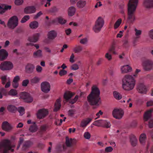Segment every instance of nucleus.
Returning a JSON list of instances; mask_svg holds the SVG:
<instances>
[{
    "mask_svg": "<svg viewBox=\"0 0 153 153\" xmlns=\"http://www.w3.org/2000/svg\"><path fill=\"white\" fill-rule=\"evenodd\" d=\"M100 94L99 88L96 86H93L91 92L87 97V101L90 105L98 107L101 104Z\"/></svg>",
    "mask_w": 153,
    "mask_h": 153,
    "instance_id": "obj_1",
    "label": "nucleus"
},
{
    "mask_svg": "<svg viewBox=\"0 0 153 153\" xmlns=\"http://www.w3.org/2000/svg\"><path fill=\"white\" fill-rule=\"evenodd\" d=\"M138 0H129L128 4L127 22L131 24L134 21L135 13Z\"/></svg>",
    "mask_w": 153,
    "mask_h": 153,
    "instance_id": "obj_2",
    "label": "nucleus"
},
{
    "mask_svg": "<svg viewBox=\"0 0 153 153\" xmlns=\"http://www.w3.org/2000/svg\"><path fill=\"white\" fill-rule=\"evenodd\" d=\"M136 81L133 77L130 75H125L122 79V87L126 91L132 90L135 85Z\"/></svg>",
    "mask_w": 153,
    "mask_h": 153,
    "instance_id": "obj_3",
    "label": "nucleus"
},
{
    "mask_svg": "<svg viewBox=\"0 0 153 153\" xmlns=\"http://www.w3.org/2000/svg\"><path fill=\"white\" fill-rule=\"evenodd\" d=\"M15 144L12 145L11 141L8 139H5L0 142V153H9V151L13 152L15 147Z\"/></svg>",
    "mask_w": 153,
    "mask_h": 153,
    "instance_id": "obj_4",
    "label": "nucleus"
},
{
    "mask_svg": "<svg viewBox=\"0 0 153 153\" xmlns=\"http://www.w3.org/2000/svg\"><path fill=\"white\" fill-rule=\"evenodd\" d=\"M19 98L23 100L24 102L27 103L32 102L33 98L28 93L25 92H21L19 94Z\"/></svg>",
    "mask_w": 153,
    "mask_h": 153,
    "instance_id": "obj_5",
    "label": "nucleus"
},
{
    "mask_svg": "<svg viewBox=\"0 0 153 153\" xmlns=\"http://www.w3.org/2000/svg\"><path fill=\"white\" fill-rule=\"evenodd\" d=\"M18 21L19 20L17 17L16 16H14L9 19L7 25L9 29H14L18 26Z\"/></svg>",
    "mask_w": 153,
    "mask_h": 153,
    "instance_id": "obj_6",
    "label": "nucleus"
},
{
    "mask_svg": "<svg viewBox=\"0 0 153 153\" xmlns=\"http://www.w3.org/2000/svg\"><path fill=\"white\" fill-rule=\"evenodd\" d=\"M104 24V20L101 17H99L95 22L93 30L95 33L99 32Z\"/></svg>",
    "mask_w": 153,
    "mask_h": 153,
    "instance_id": "obj_7",
    "label": "nucleus"
},
{
    "mask_svg": "<svg viewBox=\"0 0 153 153\" xmlns=\"http://www.w3.org/2000/svg\"><path fill=\"white\" fill-rule=\"evenodd\" d=\"M13 65L10 61H5L2 62L0 64V69L3 71H9L13 68Z\"/></svg>",
    "mask_w": 153,
    "mask_h": 153,
    "instance_id": "obj_8",
    "label": "nucleus"
},
{
    "mask_svg": "<svg viewBox=\"0 0 153 153\" xmlns=\"http://www.w3.org/2000/svg\"><path fill=\"white\" fill-rule=\"evenodd\" d=\"M124 114L123 111L121 108H115L112 111V115L113 117L117 119H121Z\"/></svg>",
    "mask_w": 153,
    "mask_h": 153,
    "instance_id": "obj_9",
    "label": "nucleus"
},
{
    "mask_svg": "<svg viewBox=\"0 0 153 153\" xmlns=\"http://www.w3.org/2000/svg\"><path fill=\"white\" fill-rule=\"evenodd\" d=\"M153 62L152 60L150 59L146 60L143 63V69L145 71L151 70L153 68Z\"/></svg>",
    "mask_w": 153,
    "mask_h": 153,
    "instance_id": "obj_10",
    "label": "nucleus"
},
{
    "mask_svg": "<svg viewBox=\"0 0 153 153\" xmlns=\"http://www.w3.org/2000/svg\"><path fill=\"white\" fill-rule=\"evenodd\" d=\"M48 113V111L47 109L45 108L39 109L36 114L37 117L40 119H43L47 116Z\"/></svg>",
    "mask_w": 153,
    "mask_h": 153,
    "instance_id": "obj_11",
    "label": "nucleus"
},
{
    "mask_svg": "<svg viewBox=\"0 0 153 153\" xmlns=\"http://www.w3.org/2000/svg\"><path fill=\"white\" fill-rule=\"evenodd\" d=\"M42 91L45 93H48L50 90V85L47 82H44L41 84Z\"/></svg>",
    "mask_w": 153,
    "mask_h": 153,
    "instance_id": "obj_12",
    "label": "nucleus"
},
{
    "mask_svg": "<svg viewBox=\"0 0 153 153\" xmlns=\"http://www.w3.org/2000/svg\"><path fill=\"white\" fill-rule=\"evenodd\" d=\"M106 120H99L95 121L94 122V125L98 127H101L104 128H110L111 126L110 123H107L108 124V126H105L104 125V124L105 123H106Z\"/></svg>",
    "mask_w": 153,
    "mask_h": 153,
    "instance_id": "obj_13",
    "label": "nucleus"
},
{
    "mask_svg": "<svg viewBox=\"0 0 153 153\" xmlns=\"http://www.w3.org/2000/svg\"><path fill=\"white\" fill-rule=\"evenodd\" d=\"M2 130L7 132L11 131L13 129V127L7 121L3 122L1 125Z\"/></svg>",
    "mask_w": 153,
    "mask_h": 153,
    "instance_id": "obj_14",
    "label": "nucleus"
},
{
    "mask_svg": "<svg viewBox=\"0 0 153 153\" xmlns=\"http://www.w3.org/2000/svg\"><path fill=\"white\" fill-rule=\"evenodd\" d=\"M137 89L138 92L141 94H146L147 91L146 87L143 83L137 84Z\"/></svg>",
    "mask_w": 153,
    "mask_h": 153,
    "instance_id": "obj_15",
    "label": "nucleus"
},
{
    "mask_svg": "<svg viewBox=\"0 0 153 153\" xmlns=\"http://www.w3.org/2000/svg\"><path fill=\"white\" fill-rule=\"evenodd\" d=\"M142 6L146 8L153 7V0H143Z\"/></svg>",
    "mask_w": 153,
    "mask_h": 153,
    "instance_id": "obj_16",
    "label": "nucleus"
},
{
    "mask_svg": "<svg viewBox=\"0 0 153 153\" xmlns=\"http://www.w3.org/2000/svg\"><path fill=\"white\" fill-rule=\"evenodd\" d=\"M8 53L4 49L0 50V61H3L6 59L8 56Z\"/></svg>",
    "mask_w": 153,
    "mask_h": 153,
    "instance_id": "obj_17",
    "label": "nucleus"
},
{
    "mask_svg": "<svg viewBox=\"0 0 153 153\" xmlns=\"http://www.w3.org/2000/svg\"><path fill=\"white\" fill-rule=\"evenodd\" d=\"M34 68L35 66L33 65L31 63H28L25 67V72L28 74H31L33 72Z\"/></svg>",
    "mask_w": 153,
    "mask_h": 153,
    "instance_id": "obj_18",
    "label": "nucleus"
},
{
    "mask_svg": "<svg viewBox=\"0 0 153 153\" xmlns=\"http://www.w3.org/2000/svg\"><path fill=\"white\" fill-rule=\"evenodd\" d=\"M66 20L64 19L62 17L60 16L53 20L52 22L54 24H57V23L61 25L65 24L66 22Z\"/></svg>",
    "mask_w": 153,
    "mask_h": 153,
    "instance_id": "obj_19",
    "label": "nucleus"
},
{
    "mask_svg": "<svg viewBox=\"0 0 153 153\" xmlns=\"http://www.w3.org/2000/svg\"><path fill=\"white\" fill-rule=\"evenodd\" d=\"M74 94V93L69 91H67L65 93L63 98L65 100L66 102H67Z\"/></svg>",
    "mask_w": 153,
    "mask_h": 153,
    "instance_id": "obj_20",
    "label": "nucleus"
},
{
    "mask_svg": "<svg viewBox=\"0 0 153 153\" xmlns=\"http://www.w3.org/2000/svg\"><path fill=\"white\" fill-rule=\"evenodd\" d=\"M36 11V8L33 6H28L26 7L24 9V12L25 14H30L34 13Z\"/></svg>",
    "mask_w": 153,
    "mask_h": 153,
    "instance_id": "obj_21",
    "label": "nucleus"
},
{
    "mask_svg": "<svg viewBox=\"0 0 153 153\" xmlns=\"http://www.w3.org/2000/svg\"><path fill=\"white\" fill-rule=\"evenodd\" d=\"M57 33L54 30H52L48 32V38L50 40H53L57 36Z\"/></svg>",
    "mask_w": 153,
    "mask_h": 153,
    "instance_id": "obj_22",
    "label": "nucleus"
},
{
    "mask_svg": "<svg viewBox=\"0 0 153 153\" xmlns=\"http://www.w3.org/2000/svg\"><path fill=\"white\" fill-rule=\"evenodd\" d=\"M40 36V33H38L33 35L32 37H29L28 40L33 42H37L39 39Z\"/></svg>",
    "mask_w": 153,
    "mask_h": 153,
    "instance_id": "obj_23",
    "label": "nucleus"
},
{
    "mask_svg": "<svg viewBox=\"0 0 153 153\" xmlns=\"http://www.w3.org/2000/svg\"><path fill=\"white\" fill-rule=\"evenodd\" d=\"M152 110L150 109L146 112L143 116V119L144 121H147L152 117Z\"/></svg>",
    "mask_w": 153,
    "mask_h": 153,
    "instance_id": "obj_24",
    "label": "nucleus"
},
{
    "mask_svg": "<svg viewBox=\"0 0 153 153\" xmlns=\"http://www.w3.org/2000/svg\"><path fill=\"white\" fill-rule=\"evenodd\" d=\"M61 106V101L60 99H57L54 104V108L53 111L56 112L60 108Z\"/></svg>",
    "mask_w": 153,
    "mask_h": 153,
    "instance_id": "obj_25",
    "label": "nucleus"
},
{
    "mask_svg": "<svg viewBox=\"0 0 153 153\" xmlns=\"http://www.w3.org/2000/svg\"><path fill=\"white\" fill-rule=\"evenodd\" d=\"M129 138L132 146H135L136 145L137 143V140L136 137L134 135L131 134L130 135Z\"/></svg>",
    "mask_w": 153,
    "mask_h": 153,
    "instance_id": "obj_26",
    "label": "nucleus"
},
{
    "mask_svg": "<svg viewBox=\"0 0 153 153\" xmlns=\"http://www.w3.org/2000/svg\"><path fill=\"white\" fill-rule=\"evenodd\" d=\"M33 144V143L30 140L26 141L23 144L22 149V150L25 151Z\"/></svg>",
    "mask_w": 153,
    "mask_h": 153,
    "instance_id": "obj_27",
    "label": "nucleus"
},
{
    "mask_svg": "<svg viewBox=\"0 0 153 153\" xmlns=\"http://www.w3.org/2000/svg\"><path fill=\"white\" fill-rule=\"evenodd\" d=\"M122 73H125L130 72L132 70V68L128 65L123 66L121 68Z\"/></svg>",
    "mask_w": 153,
    "mask_h": 153,
    "instance_id": "obj_28",
    "label": "nucleus"
},
{
    "mask_svg": "<svg viewBox=\"0 0 153 153\" xmlns=\"http://www.w3.org/2000/svg\"><path fill=\"white\" fill-rule=\"evenodd\" d=\"M76 10V8L74 6H71L69 7L68 10V16H73L75 14Z\"/></svg>",
    "mask_w": 153,
    "mask_h": 153,
    "instance_id": "obj_29",
    "label": "nucleus"
},
{
    "mask_svg": "<svg viewBox=\"0 0 153 153\" xmlns=\"http://www.w3.org/2000/svg\"><path fill=\"white\" fill-rule=\"evenodd\" d=\"M7 109L9 111L13 113H15L17 111V108L13 105H8Z\"/></svg>",
    "mask_w": 153,
    "mask_h": 153,
    "instance_id": "obj_30",
    "label": "nucleus"
},
{
    "mask_svg": "<svg viewBox=\"0 0 153 153\" xmlns=\"http://www.w3.org/2000/svg\"><path fill=\"white\" fill-rule=\"evenodd\" d=\"M146 138V135L145 134H142L140 135V137L139 141L141 144L143 145L145 144Z\"/></svg>",
    "mask_w": 153,
    "mask_h": 153,
    "instance_id": "obj_31",
    "label": "nucleus"
},
{
    "mask_svg": "<svg viewBox=\"0 0 153 153\" xmlns=\"http://www.w3.org/2000/svg\"><path fill=\"white\" fill-rule=\"evenodd\" d=\"M73 140H74L76 142V140L72 138L69 139L68 137H66L65 144L66 146L68 147H70L71 146V144L73 142Z\"/></svg>",
    "mask_w": 153,
    "mask_h": 153,
    "instance_id": "obj_32",
    "label": "nucleus"
},
{
    "mask_svg": "<svg viewBox=\"0 0 153 153\" xmlns=\"http://www.w3.org/2000/svg\"><path fill=\"white\" fill-rule=\"evenodd\" d=\"M92 120V119L88 118L86 120H83L82 121L80 124V126L82 127H85Z\"/></svg>",
    "mask_w": 153,
    "mask_h": 153,
    "instance_id": "obj_33",
    "label": "nucleus"
},
{
    "mask_svg": "<svg viewBox=\"0 0 153 153\" xmlns=\"http://www.w3.org/2000/svg\"><path fill=\"white\" fill-rule=\"evenodd\" d=\"M39 26L38 22L36 21L31 22L29 24L30 27L32 29H35Z\"/></svg>",
    "mask_w": 153,
    "mask_h": 153,
    "instance_id": "obj_34",
    "label": "nucleus"
},
{
    "mask_svg": "<svg viewBox=\"0 0 153 153\" xmlns=\"http://www.w3.org/2000/svg\"><path fill=\"white\" fill-rule=\"evenodd\" d=\"M86 4L85 1L79 0L77 2L76 6L78 8H83L85 6Z\"/></svg>",
    "mask_w": 153,
    "mask_h": 153,
    "instance_id": "obj_35",
    "label": "nucleus"
},
{
    "mask_svg": "<svg viewBox=\"0 0 153 153\" xmlns=\"http://www.w3.org/2000/svg\"><path fill=\"white\" fill-rule=\"evenodd\" d=\"M38 129V127L37 125H31L29 128V131L32 133L36 132Z\"/></svg>",
    "mask_w": 153,
    "mask_h": 153,
    "instance_id": "obj_36",
    "label": "nucleus"
},
{
    "mask_svg": "<svg viewBox=\"0 0 153 153\" xmlns=\"http://www.w3.org/2000/svg\"><path fill=\"white\" fill-rule=\"evenodd\" d=\"M33 56L35 57H41L42 56V51L38 50L33 53Z\"/></svg>",
    "mask_w": 153,
    "mask_h": 153,
    "instance_id": "obj_37",
    "label": "nucleus"
},
{
    "mask_svg": "<svg viewBox=\"0 0 153 153\" xmlns=\"http://www.w3.org/2000/svg\"><path fill=\"white\" fill-rule=\"evenodd\" d=\"M113 95L114 97L117 100H120L122 97V95L116 91L113 92Z\"/></svg>",
    "mask_w": 153,
    "mask_h": 153,
    "instance_id": "obj_38",
    "label": "nucleus"
},
{
    "mask_svg": "<svg viewBox=\"0 0 153 153\" xmlns=\"http://www.w3.org/2000/svg\"><path fill=\"white\" fill-rule=\"evenodd\" d=\"M82 50V47L80 45L76 46L73 49V51L75 53H79Z\"/></svg>",
    "mask_w": 153,
    "mask_h": 153,
    "instance_id": "obj_39",
    "label": "nucleus"
},
{
    "mask_svg": "<svg viewBox=\"0 0 153 153\" xmlns=\"http://www.w3.org/2000/svg\"><path fill=\"white\" fill-rule=\"evenodd\" d=\"M40 80V78L37 76H35L30 81L31 84H36L39 82Z\"/></svg>",
    "mask_w": 153,
    "mask_h": 153,
    "instance_id": "obj_40",
    "label": "nucleus"
},
{
    "mask_svg": "<svg viewBox=\"0 0 153 153\" xmlns=\"http://www.w3.org/2000/svg\"><path fill=\"white\" fill-rule=\"evenodd\" d=\"M122 22L121 19H118L114 25V28L115 29H117L120 25Z\"/></svg>",
    "mask_w": 153,
    "mask_h": 153,
    "instance_id": "obj_41",
    "label": "nucleus"
},
{
    "mask_svg": "<svg viewBox=\"0 0 153 153\" xmlns=\"http://www.w3.org/2000/svg\"><path fill=\"white\" fill-rule=\"evenodd\" d=\"M8 94L12 96H15L17 95L18 92L16 90L11 89L9 91Z\"/></svg>",
    "mask_w": 153,
    "mask_h": 153,
    "instance_id": "obj_42",
    "label": "nucleus"
},
{
    "mask_svg": "<svg viewBox=\"0 0 153 153\" xmlns=\"http://www.w3.org/2000/svg\"><path fill=\"white\" fill-rule=\"evenodd\" d=\"M17 110L18 111L21 115H22L24 114L25 109L24 108L22 107H19L18 109H17Z\"/></svg>",
    "mask_w": 153,
    "mask_h": 153,
    "instance_id": "obj_43",
    "label": "nucleus"
},
{
    "mask_svg": "<svg viewBox=\"0 0 153 153\" xmlns=\"http://www.w3.org/2000/svg\"><path fill=\"white\" fill-rule=\"evenodd\" d=\"M29 19L30 16L29 15H26L22 19L21 22L22 23H25Z\"/></svg>",
    "mask_w": 153,
    "mask_h": 153,
    "instance_id": "obj_44",
    "label": "nucleus"
},
{
    "mask_svg": "<svg viewBox=\"0 0 153 153\" xmlns=\"http://www.w3.org/2000/svg\"><path fill=\"white\" fill-rule=\"evenodd\" d=\"M78 97H79L78 95H76L74 99H73L72 100H70L69 101V103H71L72 104H73L74 103L77 101V100L78 99Z\"/></svg>",
    "mask_w": 153,
    "mask_h": 153,
    "instance_id": "obj_45",
    "label": "nucleus"
},
{
    "mask_svg": "<svg viewBox=\"0 0 153 153\" xmlns=\"http://www.w3.org/2000/svg\"><path fill=\"white\" fill-rule=\"evenodd\" d=\"M76 110L74 109L70 110L68 111V115L70 117H72L75 114Z\"/></svg>",
    "mask_w": 153,
    "mask_h": 153,
    "instance_id": "obj_46",
    "label": "nucleus"
},
{
    "mask_svg": "<svg viewBox=\"0 0 153 153\" xmlns=\"http://www.w3.org/2000/svg\"><path fill=\"white\" fill-rule=\"evenodd\" d=\"M47 126L46 125L42 126L40 127V132H42L43 131H45L47 130Z\"/></svg>",
    "mask_w": 153,
    "mask_h": 153,
    "instance_id": "obj_47",
    "label": "nucleus"
},
{
    "mask_svg": "<svg viewBox=\"0 0 153 153\" xmlns=\"http://www.w3.org/2000/svg\"><path fill=\"white\" fill-rule=\"evenodd\" d=\"M91 137V134L88 132H85L84 134V137L87 139H89Z\"/></svg>",
    "mask_w": 153,
    "mask_h": 153,
    "instance_id": "obj_48",
    "label": "nucleus"
},
{
    "mask_svg": "<svg viewBox=\"0 0 153 153\" xmlns=\"http://www.w3.org/2000/svg\"><path fill=\"white\" fill-rule=\"evenodd\" d=\"M29 82V80L28 79L24 80L22 82V85L23 86L26 87L27 86Z\"/></svg>",
    "mask_w": 153,
    "mask_h": 153,
    "instance_id": "obj_49",
    "label": "nucleus"
},
{
    "mask_svg": "<svg viewBox=\"0 0 153 153\" xmlns=\"http://www.w3.org/2000/svg\"><path fill=\"white\" fill-rule=\"evenodd\" d=\"M67 71L65 70H61L59 72V74L61 76H62L66 74Z\"/></svg>",
    "mask_w": 153,
    "mask_h": 153,
    "instance_id": "obj_50",
    "label": "nucleus"
},
{
    "mask_svg": "<svg viewBox=\"0 0 153 153\" xmlns=\"http://www.w3.org/2000/svg\"><path fill=\"white\" fill-rule=\"evenodd\" d=\"M1 80L2 83L3 85H4L5 84L7 80V76H4L1 77Z\"/></svg>",
    "mask_w": 153,
    "mask_h": 153,
    "instance_id": "obj_51",
    "label": "nucleus"
},
{
    "mask_svg": "<svg viewBox=\"0 0 153 153\" xmlns=\"http://www.w3.org/2000/svg\"><path fill=\"white\" fill-rule=\"evenodd\" d=\"M23 3V0H15V3L17 5H22Z\"/></svg>",
    "mask_w": 153,
    "mask_h": 153,
    "instance_id": "obj_52",
    "label": "nucleus"
},
{
    "mask_svg": "<svg viewBox=\"0 0 153 153\" xmlns=\"http://www.w3.org/2000/svg\"><path fill=\"white\" fill-rule=\"evenodd\" d=\"M115 50V47L114 45H112L109 49V51L110 53H113L114 54H115L116 53Z\"/></svg>",
    "mask_w": 153,
    "mask_h": 153,
    "instance_id": "obj_53",
    "label": "nucleus"
},
{
    "mask_svg": "<svg viewBox=\"0 0 153 153\" xmlns=\"http://www.w3.org/2000/svg\"><path fill=\"white\" fill-rule=\"evenodd\" d=\"M113 150L111 146H109L106 147L105 149V152H111Z\"/></svg>",
    "mask_w": 153,
    "mask_h": 153,
    "instance_id": "obj_54",
    "label": "nucleus"
},
{
    "mask_svg": "<svg viewBox=\"0 0 153 153\" xmlns=\"http://www.w3.org/2000/svg\"><path fill=\"white\" fill-rule=\"evenodd\" d=\"M88 42V39L87 38H85L81 39L80 41V43L82 44H84L87 43Z\"/></svg>",
    "mask_w": 153,
    "mask_h": 153,
    "instance_id": "obj_55",
    "label": "nucleus"
},
{
    "mask_svg": "<svg viewBox=\"0 0 153 153\" xmlns=\"http://www.w3.org/2000/svg\"><path fill=\"white\" fill-rule=\"evenodd\" d=\"M3 7L4 8V9L5 10H10L11 8V5H8L4 4L3 5Z\"/></svg>",
    "mask_w": 153,
    "mask_h": 153,
    "instance_id": "obj_56",
    "label": "nucleus"
},
{
    "mask_svg": "<svg viewBox=\"0 0 153 153\" xmlns=\"http://www.w3.org/2000/svg\"><path fill=\"white\" fill-rule=\"evenodd\" d=\"M148 126L150 128H152L153 127V119L149 120V122Z\"/></svg>",
    "mask_w": 153,
    "mask_h": 153,
    "instance_id": "obj_57",
    "label": "nucleus"
},
{
    "mask_svg": "<svg viewBox=\"0 0 153 153\" xmlns=\"http://www.w3.org/2000/svg\"><path fill=\"white\" fill-rule=\"evenodd\" d=\"M78 66L76 64H74L71 66V69L73 70H76L79 69Z\"/></svg>",
    "mask_w": 153,
    "mask_h": 153,
    "instance_id": "obj_58",
    "label": "nucleus"
},
{
    "mask_svg": "<svg viewBox=\"0 0 153 153\" xmlns=\"http://www.w3.org/2000/svg\"><path fill=\"white\" fill-rule=\"evenodd\" d=\"M42 68L40 65H37L36 68V70L38 73L41 72Z\"/></svg>",
    "mask_w": 153,
    "mask_h": 153,
    "instance_id": "obj_59",
    "label": "nucleus"
},
{
    "mask_svg": "<svg viewBox=\"0 0 153 153\" xmlns=\"http://www.w3.org/2000/svg\"><path fill=\"white\" fill-rule=\"evenodd\" d=\"M58 11V9L56 7L54 6L50 10V12L51 13H54Z\"/></svg>",
    "mask_w": 153,
    "mask_h": 153,
    "instance_id": "obj_60",
    "label": "nucleus"
},
{
    "mask_svg": "<svg viewBox=\"0 0 153 153\" xmlns=\"http://www.w3.org/2000/svg\"><path fill=\"white\" fill-rule=\"evenodd\" d=\"M105 57L108 60H111L112 59L111 55L109 54L108 53H106L105 55Z\"/></svg>",
    "mask_w": 153,
    "mask_h": 153,
    "instance_id": "obj_61",
    "label": "nucleus"
},
{
    "mask_svg": "<svg viewBox=\"0 0 153 153\" xmlns=\"http://www.w3.org/2000/svg\"><path fill=\"white\" fill-rule=\"evenodd\" d=\"M12 85L13 88H17L19 86L18 82H13Z\"/></svg>",
    "mask_w": 153,
    "mask_h": 153,
    "instance_id": "obj_62",
    "label": "nucleus"
},
{
    "mask_svg": "<svg viewBox=\"0 0 153 153\" xmlns=\"http://www.w3.org/2000/svg\"><path fill=\"white\" fill-rule=\"evenodd\" d=\"M147 107H149L153 105V100H150L148 101L146 103Z\"/></svg>",
    "mask_w": 153,
    "mask_h": 153,
    "instance_id": "obj_63",
    "label": "nucleus"
},
{
    "mask_svg": "<svg viewBox=\"0 0 153 153\" xmlns=\"http://www.w3.org/2000/svg\"><path fill=\"white\" fill-rule=\"evenodd\" d=\"M135 35L138 36L140 35L141 33V31L140 30H138L136 29H135Z\"/></svg>",
    "mask_w": 153,
    "mask_h": 153,
    "instance_id": "obj_64",
    "label": "nucleus"
}]
</instances>
